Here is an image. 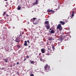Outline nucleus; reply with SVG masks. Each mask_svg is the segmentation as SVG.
I'll return each mask as SVG.
<instances>
[{"instance_id": "c03bdc74", "label": "nucleus", "mask_w": 76, "mask_h": 76, "mask_svg": "<svg viewBox=\"0 0 76 76\" xmlns=\"http://www.w3.org/2000/svg\"><path fill=\"white\" fill-rule=\"evenodd\" d=\"M36 0V1H39V0Z\"/></svg>"}, {"instance_id": "0eeeda50", "label": "nucleus", "mask_w": 76, "mask_h": 76, "mask_svg": "<svg viewBox=\"0 0 76 76\" xmlns=\"http://www.w3.org/2000/svg\"><path fill=\"white\" fill-rule=\"evenodd\" d=\"M24 45H25V46H27L28 45V44H27V41H25Z\"/></svg>"}, {"instance_id": "c756f323", "label": "nucleus", "mask_w": 76, "mask_h": 76, "mask_svg": "<svg viewBox=\"0 0 76 76\" xmlns=\"http://www.w3.org/2000/svg\"><path fill=\"white\" fill-rule=\"evenodd\" d=\"M30 76H34V74H31V75H30Z\"/></svg>"}, {"instance_id": "bb28decb", "label": "nucleus", "mask_w": 76, "mask_h": 76, "mask_svg": "<svg viewBox=\"0 0 76 76\" xmlns=\"http://www.w3.org/2000/svg\"><path fill=\"white\" fill-rule=\"evenodd\" d=\"M27 42H28V44H30V42H29V40H28L27 41Z\"/></svg>"}, {"instance_id": "7ed1b4c3", "label": "nucleus", "mask_w": 76, "mask_h": 76, "mask_svg": "<svg viewBox=\"0 0 76 76\" xmlns=\"http://www.w3.org/2000/svg\"><path fill=\"white\" fill-rule=\"evenodd\" d=\"M45 26L46 27V28L47 29H50V25H45Z\"/></svg>"}, {"instance_id": "dca6fc26", "label": "nucleus", "mask_w": 76, "mask_h": 76, "mask_svg": "<svg viewBox=\"0 0 76 76\" xmlns=\"http://www.w3.org/2000/svg\"><path fill=\"white\" fill-rule=\"evenodd\" d=\"M73 13L72 14V17H73V16H74L75 14H74V13H75V12H74L72 11V12Z\"/></svg>"}, {"instance_id": "58836bf2", "label": "nucleus", "mask_w": 76, "mask_h": 76, "mask_svg": "<svg viewBox=\"0 0 76 76\" xmlns=\"http://www.w3.org/2000/svg\"><path fill=\"white\" fill-rule=\"evenodd\" d=\"M30 47H31V46H28V48H30Z\"/></svg>"}, {"instance_id": "7c9ffc66", "label": "nucleus", "mask_w": 76, "mask_h": 76, "mask_svg": "<svg viewBox=\"0 0 76 76\" xmlns=\"http://www.w3.org/2000/svg\"><path fill=\"white\" fill-rule=\"evenodd\" d=\"M26 58H29V56H27L26 57Z\"/></svg>"}, {"instance_id": "a211bd4d", "label": "nucleus", "mask_w": 76, "mask_h": 76, "mask_svg": "<svg viewBox=\"0 0 76 76\" xmlns=\"http://www.w3.org/2000/svg\"><path fill=\"white\" fill-rule=\"evenodd\" d=\"M30 63L31 64H34V63H35V62L34 61H32L30 62Z\"/></svg>"}, {"instance_id": "cd10ccee", "label": "nucleus", "mask_w": 76, "mask_h": 76, "mask_svg": "<svg viewBox=\"0 0 76 76\" xmlns=\"http://www.w3.org/2000/svg\"><path fill=\"white\" fill-rule=\"evenodd\" d=\"M52 48L53 50H55V48H54V46L52 47Z\"/></svg>"}, {"instance_id": "4c0bfd02", "label": "nucleus", "mask_w": 76, "mask_h": 76, "mask_svg": "<svg viewBox=\"0 0 76 76\" xmlns=\"http://www.w3.org/2000/svg\"><path fill=\"white\" fill-rule=\"evenodd\" d=\"M4 1H7V0H4Z\"/></svg>"}, {"instance_id": "39448f33", "label": "nucleus", "mask_w": 76, "mask_h": 76, "mask_svg": "<svg viewBox=\"0 0 76 76\" xmlns=\"http://www.w3.org/2000/svg\"><path fill=\"white\" fill-rule=\"evenodd\" d=\"M22 37V35H18V37H17V38H18V39H20Z\"/></svg>"}, {"instance_id": "4468645a", "label": "nucleus", "mask_w": 76, "mask_h": 76, "mask_svg": "<svg viewBox=\"0 0 76 76\" xmlns=\"http://www.w3.org/2000/svg\"><path fill=\"white\" fill-rule=\"evenodd\" d=\"M45 24H46V25H49V22L48 21H45Z\"/></svg>"}, {"instance_id": "ddd939ff", "label": "nucleus", "mask_w": 76, "mask_h": 76, "mask_svg": "<svg viewBox=\"0 0 76 76\" xmlns=\"http://www.w3.org/2000/svg\"><path fill=\"white\" fill-rule=\"evenodd\" d=\"M55 31L53 30H52L50 31V33L51 34H54Z\"/></svg>"}, {"instance_id": "393cba45", "label": "nucleus", "mask_w": 76, "mask_h": 76, "mask_svg": "<svg viewBox=\"0 0 76 76\" xmlns=\"http://www.w3.org/2000/svg\"><path fill=\"white\" fill-rule=\"evenodd\" d=\"M37 18H33V20L34 21H35V20H36L37 19Z\"/></svg>"}, {"instance_id": "2eb2a0df", "label": "nucleus", "mask_w": 76, "mask_h": 76, "mask_svg": "<svg viewBox=\"0 0 76 76\" xmlns=\"http://www.w3.org/2000/svg\"><path fill=\"white\" fill-rule=\"evenodd\" d=\"M33 24H34V25H37V24H38V21H37L35 22H34Z\"/></svg>"}, {"instance_id": "e433bc0d", "label": "nucleus", "mask_w": 76, "mask_h": 76, "mask_svg": "<svg viewBox=\"0 0 76 76\" xmlns=\"http://www.w3.org/2000/svg\"><path fill=\"white\" fill-rule=\"evenodd\" d=\"M13 66H15V64H13Z\"/></svg>"}, {"instance_id": "a18cd8bd", "label": "nucleus", "mask_w": 76, "mask_h": 76, "mask_svg": "<svg viewBox=\"0 0 76 76\" xmlns=\"http://www.w3.org/2000/svg\"><path fill=\"white\" fill-rule=\"evenodd\" d=\"M21 41H22L23 42V40H22Z\"/></svg>"}, {"instance_id": "79ce46f5", "label": "nucleus", "mask_w": 76, "mask_h": 76, "mask_svg": "<svg viewBox=\"0 0 76 76\" xmlns=\"http://www.w3.org/2000/svg\"><path fill=\"white\" fill-rule=\"evenodd\" d=\"M43 57H44V54H43Z\"/></svg>"}, {"instance_id": "a19ab883", "label": "nucleus", "mask_w": 76, "mask_h": 76, "mask_svg": "<svg viewBox=\"0 0 76 76\" xmlns=\"http://www.w3.org/2000/svg\"><path fill=\"white\" fill-rule=\"evenodd\" d=\"M6 16H7V17L8 16V14H7V15Z\"/></svg>"}, {"instance_id": "9b49d317", "label": "nucleus", "mask_w": 76, "mask_h": 76, "mask_svg": "<svg viewBox=\"0 0 76 76\" xmlns=\"http://www.w3.org/2000/svg\"><path fill=\"white\" fill-rule=\"evenodd\" d=\"M45 50L44 49H41L42 53H45V50Z\"/></svg>"}, {"instance_id": "1a4fd4ad", "label": "nucleus", "mask_w": 76, "mask_h": 76, "mask_svg": "<svg viewBox=\"0 0 76 76\" xmlns=\"http://www.w3.org/2000/svg\"><path fill=\"white\" fill-rule=\"evenodd\" d=\"M48 40L49 41H53L54 39L53 38V37H51L49 38Z\"/></svg>"}, {"instance_id": "aec40b11", "label": "nucleus", "mask_w": 76, "mask_h": 76, "mask_svg": "<svg viewBox=\"0 0 76 76\" xmlns=\"http://www.w3.org/2000/svg\"><path fill=\"white\" fill-rule=\"evenodd\" d=\"M31 21L33 23L34 22V19H33V18L31 19Z\"/></svg>"}, {"instance_id": "de8ad7c7", "label": "nucleus", "mask_w": 76, "mask_h": 76, "mask_svg": "<svg viewBox=\"0 0 76 76\" xmlns=\"http://www.w3.org/2000/svg\"><path fill=\"white\" fill-rule=\"evenodd\" d=\"M0 74H1L0 73Z\"/></svg>"}, {"instance_id": "49530a36", "label": "nucleus", "mask_w": 76, "mask_h": 76, "mask_svg": "<svg viewBox=\"0 0 76 76\" xmlns=\"http://www.w3.org/2000/svg\"><path fill=\"white\" fill-rule=\"evenodd\" d=\"M55 35V36H56V35Z\"/></svg>"}, {"instance_id": "423d86ee", "label": "nucleus", "mask_w": 76, "mask_h": 76, "mask_svg": "<svg viewBox=\"0 0 76 76\" xmlns=\"http://www.w3.org/2000/svg\"><path fill=\"white\" fill-rule=\"evenodd\" d=\"M38 1H37L35 3H33V6H35V5L38 4Z\"/></svg>"}, {"instance_id": "f03ea898", "label": "nucleus", "mask_w": 76, "mask_h": 76, "mask_svg": "<svg viewBox=\"0 0 76 76\" xmlns=\"http://www.w3.org/2000/svg\"><path fill=\"white\" fill-rule=\"evenodd\" d=\"M57 29H58L60 31H61L62 30V27L61 24H58V26H57Z\"/></svg>"}, {"instance_id": "37998d69", "label": "nucleus", "mask_w": 76, "mask_h": 76, "mask_svg": "<svg viewBox=\"0 0 76 76\" xmlns=\"http://www.w3.org/2000/svg\"><path fill=\"white\" fill-rule=\"evenodd\" d=\"M50 30H51V28H50Z\"/></svg>"}, {"instance_id": "72a5a7b5", "label": "nucleus", "mask_w": 76, "mask_h": 76, "mask_svg": "<svg viewBox=\"0 0 76 76\" xmlns=\"http://www.w3.org/2000/svg\"><path fill=\"white\" fill-rule=\"evenodd\" d=\"M10 67H13V65H11V66H10Z\"/></svg>"}, {"instance_id": "6ab92c4d", "label": "nucleus", "mask_w": 76, "mask_h": 76, "mask_svg": "<svg viewBox=\"0 0 76 76\" xmlns=\"http://www.w3.org/2000/svg\"><path fill=\"white\" fill-rule=\"evenodd\" d=\"M4 61L5 62V63H7L8 61H7V59H4Z\"/></svg>"}, {"instance_id": "2f4dec72", "label": "nucleus", "mask_w": 76, "mask_h": 76, "mask_svg": "<svg viewBox=\"0 0 76 76\" xmlns=\"http://www.w3.org/2000/svg\"><path fill=\"white\" fill-rule=\"evenodd\" d=\"M42 75H44V72H42Z\"/></svg>"}, {"instance_id": "5701e85b", "label": "nucleus", "mask_w": 76, "mask_h": 76, "mask_svg": "<svg viewBox=\"0 0 76 76\" xmlns=\"http://www.w3.org/2000/svg\"><path fill=\"white\" fill-rule=\"evenodd\" d=\"M45 54H46V55H47V56H49L50 55V53H47Z\"/></svg>"}, {"instance_id": "c9c22d12", "label": "nucleus", "mask_w": 76, "mask_h": 76, "mask_svg": "<svg viewBox=\"0 0 76 76\" xmlns=\"http://www.w3.org/2000/svg\"><path fill=\"white\" fill-rule=\"evenodd\" d=\"M26 60V58H25V59H24V61H25Z\"/></svg>"}, {"instance_id": "473e14b6", "label": "nucleus", "mask_w": 76, "mask_h": 76, "mask_svg": "<svg viewBox=\"0 0 76 76\" xmlns=\"http://www.w3.org/2000/svg\"><path fill=\"white\" fill-rule=\"evenodd\" d=\"M40 55H41V53H39V56H40Z\"/></svg>"}, {"instance_id": "f704fd0d", "label": "nucleus", "mask_w": 76, "mask_h": 76, "mask_svg": "<svg viewBox=\"0 0 76 76\" xmlns=\"http://www.w3.org/2000/svg\"><path fill=\"white\" fill-rule=\"evenodd\" d=\"M17 74H18V75H19V72H17Z\"/></svg>"}, {"instance_id": "b1692460", "label": "nucleus", "mask_w": 76, "mask_h": 76, "mask_svg": "<svg viewBox=\"0 0 76 76\" xmlns=\"http://www.w3.org/2000/svg\"><path fill=\"white\" fill-rule=\"evenodd\" d=\"M6 13V12H4V13L3 14V16H5V14Z\"/></svg>"}, {"instance_id": "20e7f679", "label": "nucleus", "mask_w": 76, "mask_h": 76, "mask_svg": "<svg viewBox=\"0 0 76 76\" xmlns=\"http://www.w3.org/2000/svg\"><path fill=\"white\" fill-rule=\"evenodd\" d=\"M15 41L16 42H17V43H18V42H19L20 41V39H18V38H16L15 40Z\"/></svg>"}, {"instance_id": "a878e982", "label": "nucleus", "mask_w": 76, "mask_h": 76, "mask_svg": "<svg viewBox=\"0 0 76 76\" xmlns=\"http://www.w3.org/2000/svg\"><path fill=\"white\" fill-rule=\"evenodd\" d=\"M51 11L50 12H51L52 13H54V11H53V10H51Z\"/></svg>"}, {"instance_id": "9d476101", "label": "nucleus", "mask_w": 76, "mask_h": 76, "mask_svg": "<svg viewBox=\"0 0 76 76\" xmlns=\"http://www.w3.org/2000/svg\"><path fill=\"white\" fill-rule=\"evenodd\" d=\"M60 23H61L62 25H64L65 24V22L64 21H60Z\"/></svg>"}, {"instance_id": "09e8293b", "label": "nucleus", "mask_w": 76, "mask_h": 76, "mask_svg": "<svg viewBox=\"0 0 76 76\" xmlns=\"http://www.w3.org/2000/svg\"><path fill=\"white\" fill-rule=\"evenodd\" d=\"M0 68H1L0 67Z\"/></svg>"}, {"instance_id": "f3484780", "label": "nucleus", "mask_w": 76, "mask_h": 76, "mask_svg": "<svg viewBox=\"0 0 76 76\" xmlns=\"http://www.w3.org/2000/svg\"><path fill=\"white\" fill-rule=\"evenodd\" d=\"M51 11H52V10H50V9H48L47 10V12H51Z\"/></svg>"}, {"instance_id": "ea45409f", "label": "nucleus", "mask_w": 76, "mask_h": 76, "mask_svg": "<svg viewBox=\"0 0 76 76\" xmlns=\"http://www.w3.org/2000/svg\"><path fill=\"white\" fill-rule=\"evenodd\" d=\"M19 64V62H17V64Z\"/></svg>"}, {"instance_id": "f257e3e1", "label": "nucleus", "mask_w": 76, "mask_h": 76, "mask_svg": "<svg viewBox=\"0 0 76 76\" xmlns=\"http://www.w3.org/2000/svg\"><path fill=\"white\" fill-rule=\"evenodd\" d=\"M45 72H48L50 70V67L48 65V64H46L45 66Z\"/></svg>"}, {"instance_id": "412c9836", "label": "nucleus", "mask_w": 76, "mask_h": 76, "mask_svg": "<svg viewBox=\"0 0 76 76\" xmlns=\"http://www.w3.org/2000/svg\"><path fill=\"white\" fill-rule=\"evenodd\" d=\"M17 47H18V48H20V46L19 45H17Z\"/></svg>"}, {"instance_id": "f8f14e48", "label": "nucleus", "mask_w": 76, "mask_h": 76, "mask_svg": "<svg viewBox=\"0 0 76 76\" xmlns=\"http://www.w3.org/2000/svg\"><path fill=\"white\" fill-rule=\"evenodd\" d=\"M41 69H37V70H36V71L37 72H40V71H41Z\"/></svg>"}, {"instance_id": "c85d7f7f", "label": "nucleus", "mask_w": 76, "mask_h": 76, "mask_svg": "<svg viewBox=\"0 0 76 76\" xmlns=\"http://www.w3.org/2000/svg\"><path fill=\"white\" fill-rule=\"evenodd\" d=\"M40 60L41 61H42V58H40Z\"/></svg>"}, {"instance_id": "4be33fe9", "label": "nucleus", "mask_w": 76, "mask_h": 76, "mask_svg": "<svg viewBox=\"0 0 76 76\" xmlns=\"http://www.w3.org/2000/svg\"><path fill=\"white\" fill-rule=\"evenodd\" d=\"M48 51L51 53V51H52V50L51 49H49L48 50Z\"/></svg>"}, {"instance_id": "6e6552de", "label": "nucleus", "mask_w": 76, "mask_h": 76, "mask_svg": "<svg viewBox=\"0 0 76 76\" xmlns=\"http://www.w3.org/2000/svg\"><path fill=\"white\" fill-rule=\"evenodd\" d=\"M17 9L18 10H20V9H21V6L20 5H19L18 6V8Z\"/></svg>"}]
</instances>
